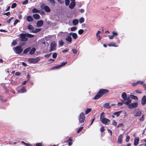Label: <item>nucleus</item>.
I'll return each mask as SVG.
<instances>
[{"instance_id": "nucleus-1", "label": "nucleus", "mask_w": 146, "mask_h": 146, "mask_svg": "<svg viewBox=\"0 0 146 146\" xmlns=\"http://www.w3.org/2000/svg\"><path fill=\"white\" fill-rule=\"evenodd\" d=\"M85 119V117L83 112L81 113L79 116L78 120L80 123H84Z\"/></svg>"}, {"instance_id": "nucleus-2", "label": "nucleus", "mask_w": 146, "mask_h": 146, "mask_svg": "<svg viewBox=\"0 0 146 146\" xmlns=\"http://www.w3.org/2000/svg\"><path fill=\"white\" fill-rule=\"evenodd\" d=\"M40 60V58L39 57H37L36 58H29L28 59V61L30 63L35 64L37 63Z\"/></svg>"}, {"instance_id": "nucleus-3", "label": "nucleus", "mask_w": 146, "mask_h": 146, "mask_svg": "<svg viewBox=\"0 0 146 146\" xmlns=\"http://www.w3.org/2000/svg\"><path fill=\"white\" fill-rule=\"evenodd\" d=\"M57 46L56 43L54 41L50 43V49L49 51L51 52L56 50V46Z\"/></svg>"}, {"instance_id": "nucleus-4", "label": "nucleus", "mask_w": 146, "mask_h": 146, "mask_svg": "<svg viewBox=\"0 0 146 146\" xmlns=\"http://www.w3.org/2000/svg\"><path fill=\"white\" fill-rule=\"evenodd\" d=\"M42 10H44L46 12H49L50 11V9L49 7L45 5L44 4H42L40 6Z\"/></svg>"}, {"instance_id": "nucleus-5", "label": "nucleus", "mask_w": 146, "mask_h": 146, "mask_svg": "<svg viewBox=\"0 0 146 146\" xmlns=\"http://www.w3.org/2000/svg\"><path fill=\"white\" fill-rule=\"evenodd\" d=\"M131 100L129 97L125 100H121V102L122 103V104L123 103L126 105L129 104L131 103Z\"/></svg>"}, {"instance_id": "nucleus-6", "label": "nucleus", "mask_w": 146, "mask_h": 146, "mask_svg": "<svg viewBox=\"0 0 146 146\" xmlns=\"http://www.w3.org/2000/svg\"><path fill=\"white\" fill-rule=\"evenodd\" d=\"M129 109H132L136 108L138 106V103L137 102L132 103L131 104H129L127 105Z\"/></svg>"}, {"instance_id": "nucleus-7", "label": "nucleus", "mask_w": 146, "mask_h": 146, "mask_svg": "<svg viewBox=\"0 0 146 146\" xmlns=\"http://www.w3.org/2000/svg\"><path fill=\"white\" fill-rule=\"evenodd\" d=\"M109 92V90L107 89H102L98 92V93L100 94L102 96L104 94L107 93Z\"/></svg>"}, {"instance_id": "nucleus-8", "label": "nucleus", "mask_w": 146, "mask_h": 146, "mask_svg": "<svg viewBox=\"0 0 146 146\" xmlns=\"http://www.w3.org/2000/svg\"><path fill=\"white\" fill-rule=\"evenodd\" d=\"M23 49L21 46H17L15 48L14 51L16 53L19 54L22 52Z\"/></svg>"}, {"instance_id": "nucleus-9", "label": "nucleus", "mask_w": 146, "mask_h": 146, "mask_svg": "<svg viewBox=\"0 0 146 146\" xmlns=\"http://www.w3.org/2000/svg\"><path fill=\"white\" fill-rule=\"evenodd\" d=\"M100 120L102 123L105 124L109 125V124L110 120L108 119L104 118L101 119Z\"/></svg>"}, {"instance_id": "nucleus-10", "label": "nucleus", "mask_w": 146, "mask_h": 146, "mask_svg": "<svg viewBox=\"0 0 146 146\" xmlns=\"http://www.w3.org/2000/svg\"><path fill=\"white\" fill-rule=\"evenodd\" d=\"M65 40L68 44H70L72 43V39L71 36L68 35L65 38Z\"/></svg>"}, {"instance_id": "nucleus-11", "label": "nucleus", "mask_w": 146, "mask_h": 146, "mask_svg": "<svg viewBox=\"0 0 146 146\" xmlns=\"http://www.w3.org/2000/svg\"><path fill=\"white\" fill-rule=\"evenodd\" d=\"M21 40L22 41H25L27 40V39L26 38V35L24 34L21 35Z\"/></svg>"}, {"instance_id": "nucleus-12", "label": "nucleus", "mask_w": 146, "mask_h": 146, "mask_svg": "<svg viewBox=\"0 0 146 146\" xmlns=\"http://www.w3.org/2000/svg\"><path fill=\"white\" fill-rule=\"evenodd\" d=\"M26 92V90L25 87L22 88L21 89L18 91L19 93H22Z\"/></svg>"}, {"instance_id": "nucleus-13", "label": "nucleus", "mask_w": 146, "mask_h": 146, "mask_svg": "<svg viewBox=\"0 0 146 146\" xmlns=\"http://www.w3.org/2000/svg\"><path fill=\"white\" fill-rule=\"evenodd\" d=\"M139 141V139L138 137H136L134 139V145L135 146H137L138 144Z\"/></svg>"}, {"instance_id": "nucleus-14", "label": "nucleus", "mask_w": 146, "mask_h": 146, "mask_svg": "<svg viewBox=\"0 0 146 146\" xmlns=\"http://www.w3.org/2000/svg\"><path fill=\"white\" fill-rule=\"evenodd\" d=\"M68 33L67 32H60L58 34V36H62L63 37L64 36L68 34Z\"/></svg>"}, {"instance_id": "nucleus-15", "label": "nucleus", "mask_w": 146, "mask_h": 146, "mask_svg": "<svg viewBox=\"0 0 146 146\" xmlns=\"http://www.w3.org/2000/svg\"><path fill=\"white\" fill-rule=\"evenodd\" d=\"M43 24V22L42 20L38 21L36 23L37 26L38 27H41Z\"/></svg>"}, {"instance_id": "nucleus-16", "label": "nucleus", "mask_w": 146, "mask_h": 146, "mask_svg": "<svg viewBox=\"0 0 146 146\" xmlns=\"http://www.w3.org/2000/svg\"><path fill=\"white\" fill-rule=\"evenodd\" d=\"M146 102V96H144L142 98L141 100V104L143 105H145Z\"/></svg>"}, {"instance_id": "nucleus-17", "label": "nucleus", "mask_w": 146, "mask_h": 146, "mask_svg": "<svg viewBox=\"0 0 146 146\" xmlns=\"http://www.w3.org/2000/svg\"><path fill=\"white\" fill-rule=\"evenodd\" d=\"M75 2H71L69 5V7L71 9H73L75 6Z\"/></svg>"}, {"instance_id": "nucleus-18", "label": "nucleus", "mask_w": 146, "mask_h": 146, "mask_svg": "<svg viewBox=\"0 0 146 146\" xmlns=\"http://www.w3.org/2000/svg\"><path fill=\"white\" fill-rule=\"evenodd\" d=\"M121 98L124 100L126 99L127 98L126 93L125 92H123L121 94Z\"/></svg>"}, {"instance_id": "nucleus-19", "label": "nucleus", "mask_w": 146, "mask_h": 146, "mask_svg": "<svg viewBox=\"0 0 146 146\" xmlns=\"http://www.w3.org/2000/svg\"><path fill=\"white\" fill-rule=\"evenodd\" d=\"M27 21L28 22H32L33 20V19L32 17L30 16H28L27 17Z\"/></svg>"}, {"instance_id": "nucleus-20", "label": "nucleus", "mask_w": 146, "mask_h": 146, "mask_svg": "<svg viewBox=\"0 0 146 146\" xmlns=\"http://www.w3.org/2000/svg\"><path fill=\"white\" fill-rule=\"evenodd\" d=\"M122 136L123 135L122 134H120L118 138L117 142L120 144L121 143V140Z\"/></svg>"}, {"instance_id": "nucleus-21", "label": "nucleus", "mask_w": 146, "mask_h": 146, "mask_svg": "<svg viewBox=\"0 0 146 146\" xmlns=\"http://www.w3.org/2000/svg\"><path fill=\"white\" fill-rule=\"evenodd\" d=\"M33 17L34 19H39L40 16L38 14H33Z\"/></svg>"}, {"instance_id": "nucleus-22", "label": "nucleus", "mask_w": 146, "mask_h": 146, "mask_svg": "<svg viewBox=\"0 0 146 146\" xmlns=\"http://www.w3.org/2000/svg\"><path fill=\"white\" fill-rule=\"evenodd\" d=\"M102 96L100 95V94L98 93V94L95 96L94 97V100H98Z\"/></svg>"}, {"instance_id": "nucleus-23", "label": "nucleus", "mask_w": 146, "mask_h": 146, "mask_svg": "<svg viewBox=\"0 0 146 146\" xmlns=\"http://www.w3.org/2000/svg\"><path fill=\"white\" fill-rule=\"evenodd\" d=\"M141 112L139 111H137L136 112V113L135 115H134L135 116H140L141 115Z\"/></svg>"}, {"instance_id": "nucleus-24", "label": "nucleus", "mask_w": 146, "mask_h": 146, "mask_svg": "<svg viewBox=\"0 0 146 146\" xmlns=\"http://www.w3.org/2000/svg\"><path fill=\"white\" fill-rule=\"evenodd\" d=\"M78 23V21L77 19H74L72 21V23L74 25H77Z\"/></svg>"}, {"instance_id": "nucleus-25", "label": "nucleus", "mask_w": 146, "mask_h": 146, "mask_svg": "<svg viewBox=\"0 0 146 146\" xmlns=\"http://www.w3.org/2000/svg\"><path fill=\"white\" fill-rule=\"evenodd\" d=\"M122 112V111H119L115 112L113 113V114L116 115L117 117L119 116L120 114Z\"/></svg>"}, {"instance_id": "nucleus-26", "label": "nucleus", "mask_w": 146, "mask_h": 146, "mask_svg": "<svg viewBox=\"0 0 146 146\" xmlns=\"http://www.w3.org/2000/svg\"><path fill=\"white\" fill-rule=\"evenodd\" d=\"M104 107L106 109H108L110 108L109 104L108 103H106L104 104Z\"/></svg>"}, {"instance_id": "nucleus-27", "label": "nucleus", "mask_w": 146, "mask_h": 146, "mask_svg": "<svg viewBox=\"0 0 146 146\" xmlns=\"http://www.w3.org/2000/svg\"><path fill=\"white\" fill-rule=\"evenodd\" d=\"M36 50V49L35 48H33L30 52V54H33L35 52Z\"/></svg>"}, {"instance_id": "nucleus-28", "label": "nucleus", "mask_w": 146, "mask_h": 146, "mask_svg": "<svg viewBox=\"0 0 146 146\" xmlns=\"http://www.w3.org/2000/svg\"><path fill=\"white\" fill-rule=\"evenodd\" d=\"M130 97L131 98L135 100H137L138 99L137 96L133 95H130Z\"/></svg>"}, {"instance_id": "nucleus-29", "label": "nucleus", "mask_w": 146, "mask_h": 146, "mask_svg": "<svg viewBox=\"0 0 146 146\" xmlns=\"http://www.w3.org/2000/svg\"><path fill=\"white\" fill-rule=\"evenodd\" d=\"M30 49L31 48L30 47L24 50L23 53H26L28 52L30 50Z\"/></svg>"}, {"instance_id": "nucleus-30", "label": "nucleus", "mask_w": 146, "mask_h": 146, "mask_svg": "<svg viewBox=\"0 0 146 146\" xmlns=\"http://www.w3.org/2000/svg\"><path fill=\"white\" fill-rule=\"evenodd\" d=\"M40 30V29H35L33 31V32L34 33H37L39 32Z\"/></svg>"}, {"instance_id": "nucleus-31", "label": "nucleus", "mask_w": 146, "mask_h": 146, "mask_svg": "<svg viewBox=\"0 0 146 146\" xmlns=\"http://www.w3.org/2000/svg\"><path fill=\"white\" fill-rule=\"evenodd\" d=\"M72 38L74 39H76L78 37L77 34L76 33H74L72 36Z\"/></svg>"}, {"instance_id": "nucleus-32", "label": "nucleus", "mask_w": 146, "mask_h": 146, "mask_svg": "<svg viewBox=\"0 0 146 146\" xmlns=\"http://www.w3.org/2000/svg\"><path fill=\"white\" fill-rule=\"evenodd\" d=\"M32 12L34 13H39L40 11L36 9L33 8L32 10Z\"/></svg>"}, {"instance_id": "nucleus-33", "label": "nucleus", "mask_w": 146, "mask_h": 146, "mask_svg": "<svg viewBox=\"0 0 146 146\" xmlns=\"http://www.w3.org/2000/svg\"><path fill=\"white\" fill-rule=\"evenodd\" d=\"M92 110L90 108H87L85 111V113L86 114H88V113L91 111Z\"/></svg>"}, {"instance_id": "nucleus-34", "label": "nucleus", "mask_w": 146, "mask_h": 146, "mask_svg": "<svg viewBox=\"0 0 146 146\" xmlns=\"http://www.w3.org/2000/svg\"><path fill=\"white\" fill-rule=\"evenodd\" d=\"M58 42L59 44L60 45V46H62L64 44V42L62 40H60Z\"/></svg>"}, {"instance_id": "nucleus-35", "label": "nucleus", "mask_w": 146, "mask_h": 146, "mask_svg": "<svg viewBox=\"0 0 146 146\" xmlns=\"http://www.w3.org/2000/svg\"><path fill=\"white\" fill-rule=\"evenodd\" d=\"M60 67H60V65H56L54 66L51 69L53 70V69H58V68H60Z\"/></svg>"}, {"instance_id": "nucleus-36", "label": "nucleus", "mask_w": 146, "mask_h": 146, "mask_svg": "<svg viewBox=\"0 0 146 146\" xmlns=\"http://www.w3.org/2000/svg\"><path fill=\"white\" fill-rule=\"evenodd\" d=\"M27 28L29 30H32L33 29V27L31 25H29L27 27Z\"/></svg>"}, {"instance_id": "nucleus-37", "label": "nucleus", "mask_w": 146, "mask_h": 146, "mask_svg": "<svg viewBox=\"0 0 146 146\" xmlns=\"http://www.w3.org/2000/svg\"><path fill=\"white\" fill-rule=\"evenodd\" d=\"M79 22L80 23H83L84 21V19L83 17H81L79 19Z\"/></svg>"}, {"instance_id": "nucleus-38", "label": "nucleus", "mask_w": 146, "mask_h": 146, "mask_svg": "<svg viewBox=\"0 0 146 146\" xmlns=\"http://www.w3.org/2000/svg\"><path fill=\"white\" fill-rule=\"evenodd\" d=\"M112 33L113 35H114V37L115 36H117L118 35V33L117 32L114 31H113Z\"/></svg>"}, {"instance_id": "nucleus-39", "label": "nucleus", "mask_w": 146, "mask_h": 146, "mask_svg": "<svg viewBox=\"0 0 146 146\" xmlns=\"http://www.w3.org/2000/svg\"><path fill=\"white\" fill-rule=\"evenodd\" d=\"M84 30L83 29H80L78 31V33L80 35H81L84 32Z\"/></svg>"}, {"instance_id": "nucleus-40", "label": "nucleus", "mask_w": 146, "mask_h": 146, "mask_svg": "<svg viewBox=\"0 0 146 146\" xmlns=\"http://www.w3.org/2000/svg\"><path fill=\"white\" fill-rule=\"evenodd\" d=\"M77 29V27H73L71 28V31H75Z\"/></svg>"}, {"instance_id": "nucleus-41", "label": "nucleus", "mask_w": 146, "mask_h": 146, "mask_svg": "<svg viewBox=\"0 0 146 146\" xmlns=\"http://www.w3.org/2000/svg\"><path fill=\"white\" fill-rule=\"evenodd\" d=\"M27 36L28 37L32 38L34 36V35L30 34H27Z\"/></svg>"}, {"instance_id": "nucleus-42", "label": "nucleus", "mask_w": 146, "mask_h": 146, "mask_svg": "<svg viewBox=\"0 0 146 146\" xmlns=\"http://www.w3.org/2000/svg\"><path fill=\"white\" fill-rule=\"evenodd\" d=\"M17 6V4L15 3H13L11 6V8H14L15 7Z\"/></svg>"}, {"instance_id": "nucleus-43", "label": "nucleus", "mask_w": 146, "mask_h": 146, "mask_svg": "<svg viewBox=\"0 0 146 146\" xmlns=\"http://www.w3.org/2000/svg\"><path fill=\"white\" fill-rule=\"evenodd\" d=\"M69 0H65V5L67 6L69 4Z\"/></svg>"}, {"instance_id": "nucleus-44", "label": "nucleus", "mask_w": 146, "mask_h": 146, "mask_svg": "<svg viewBox=\"0 0 146 146\" xmlns=\"http://www.w3.org/2000/svg\"><path fill=\"white\" fill-rule=\"evenodd\" d=\"M72 51L73 52L74 54H76L77 52V50L76 49H72Z\"/></svg>"}, {"instance_id": "nucleus-45", "label": "nucleus", "mask_w": 146, "mask_h": 146, "mask_svg": "<svg viewBox=\"0 0 146 146\" xmlns=\"http://www.w3.org/2000/svg\"><path fill=\"white\" fill-rule=\"evenodd\" d=\"M104 113L103 112L101 114L100 116V119H103L104 118Z\"/></svg>"}, {"instance_id": "nucleus-46", "label": "nucleus", "mask_w": 146, "mask_h": 146, "mask_svg": "<svg viewBox=\"0 0 146 146\" xmlns=\"http://www.w3.org/2000/svg\"><path fill=\"white\" fill-rule=\"evenodd\" d=\"M57 54L56 53H54L53 54L52 57L54 58H56L57 56Z\"/></svg>"}, {"instance_id": "nucleus-47", "label": "nucleus", "mask_w": 146, "mask_h": 146, "mask_svg": "<svg viewBox=\"0 0 146 146\" xmlns=\"http://www.w3.org/2000/svg\"><path fill=\"white\" fill-rule=\"evenodd\" d=\"M112 124L114 125L115 126H116L117 125V122L115 120H113L112 121Z\"/></svg>"}, {"instance_id": "nucleus-48", "label": "nucleus", "mask_w": 146, "mask_h": 146, "mask_svg": "<svg viewBox=\"0 0 146 146\" xmlns=\"http://www.w3.org/2000/svg\"><path fill=\"white\" fill-rule=\"evenodd\" d=\"M138 84H144L145 82L144 81H137Z\"/></svg>"}, {"instance_id": "nucleus-49", "label": "nucleus", "mask_w": 146, "mask_h": 146, "mask_svg": "<svg viewBox=\"0 0 146 146\" xmlns=\"http://www.w3.org/2000/svg\"><path fill=\"white\" fill-rule=\"evenodd\" d=\"M67 63V62H64L62 63L60 65V67H62L63 66H64Z\"/></svg>"}, {"instance_id": "nucleus-50", "label": "nucleus", "mask_w": 146, "mask_h": 146, "mask_svg": "<svg viewBox=\"0 0 146 146\" xmlns=\"http://www.w3.org/2000/svg\"><path fill=\"white\" fill-rule=\"evenodd\" d=\"M130 137L129 136L127 135L126 137V142H128L129 141Z\"/></svg>"}, {"instance_id": "nucleus-51", "label": "nucleus", "mask_w": 146, "mask_h": 146, "mask_svg": "<svg viewBox=\"0 0 146 146\" xmlns=\"http://www.w3.org/2000/svg\"><path fill=\"white\" fill-rule=\"evenodd\" d=\"M50 2L53 5H54L55 3V1L54 0H50Z\"/></svg>"}, {"instance_id": "nucleus-52", "label": "nucleus", "mask_w": 146, "mask_h": 146, "mask_svg": "<svg viewBox=\"0 0 146 146\" xmlns=\"http://www.w3.org/2000/svg\"><path fill=\"white\" fill-rule=\"evenodd\" d=\"M51 55V54H46L44 55V56L47 58H48L49 57H50V56Z\"/></svg>"}, {"instance_id": "nucleus-53", "label": "nucleus", "mask_w": 146, "mask_h": 146, "mask_svg": "<svg viewBox=\"0 0 146 146\" xmlns=\"http://www.w3.org/2000/svg\"><path fill=\"white\" fill-rule=\"evenodd\" d=\"M108 37L110 39H111L114 38V35H109L108 36Z\"/></svg>"}, {"instance_id": "nucleus-54", "label": "nucleus", "mask_w": 146, "mask_h": 146, "mask_svg": "<svg viewBox=\"0 0 146 146\" xmlns=\"http://www.w3.org/2000/svg\"><path fill=\"white\" fill-rule=\"evenodd\" d=\"M13 18V17H12L10 19H9L7 21V22L8 23H9L11 21V20Z\"/></svg>"}, {"instance_id": "nucleus-55", "label": "nucleus", "mask_w": 146, "mask_h": 146, "mask_svg": "<svg viewBox=\"0 0 146 146\" xmlns=\"http://www.w3.org/2000/svg\"><path fill=\"white\" fill-rule=\"evenodd\" d=\"M83 127H80L78 129V130L77 131V133H79L80 131H82V130L83 129Z\"/></svg>"}, {"instance_id": "nucleus-56", "label": "nucleus", "mask_w": 146, "mask_h": 146, "mask_svg": "<svg viewBox=\"0 0 146 146\" xmlns=\"http://www.w3.org/2000/svg\"><path fill=\"white\" fill-rule=\"evenodd\" d=\"M48 61L50 62V63H51L54 61V60L52 59H49Z\"/></svg>"}, {"instance_id": "nucleus-57", "label": "nucleus", "mask_w": 146, "mask_h": 146, "mask_svg": "<svg viewBox=\"0 0 146 146\" xmlns=\"http://www.w3.org/2000/svg\"><path fill=\"white\" fill-rule=\"evenodd\" d=\"M100 131H101V132H102V133L105 130L104 129V127H101V128H100Z\"/></svg>"}, {"instance_id": "nucleus-58", "label": "nucleus", "mask_w": 146, "mask_h": 146, "mask_svg": "<svg viewBox=\"0 0 146 146\" xmlns=\"http://www.w3.org/2000/svg\"><path fill=\"white\" fill-rule=\"evenodd\" d=\"M19 20L18 19L16 20L14 23V25H15L18 22H19Z\"/></svg>"}, {"instance_id": "nucleus-59", "label": "nucleus", "mask_w": 146, "mask_h": 146, "mask_svg": "<svg viewBox=\"0 0 146 146\" xmlns=\"http://www.w3.org/2000/svg\"><path fill=\"white\" fill-rule=\"evenodd\" d=\"M36 146H42V144L40 143H36Z\"/></svg>"}, {"instance_id": "nucleus-60", "label": "nucleus", "mask_w": 146, "mask_h": 146, "mask_svg": "<svg viewBox=\"0 0 146 146\" xmlns=\"http://www.w3.org/2000/svg\"><path fill=\"white\" fill-rule=\"evenodd\" d=\"M28 2V0H26L25 1H24L23 2L22 4H23L25 5V4H26Z\"/></svg>"}, {"instance_id": "nucleus-61", "label": "nucleus", "mask_w": 146, "mask_h": 146, "mask_svg": "<svg viewBox=\"0 0 146 146\" xmlns=\"http://www.w3.org/2000/svg\"><path fill=\"white\" fill-rule=\"evenodd\" d=\"M12 44L13 45H15L17 44V42L15 40H13L12 42Z\"/></svg>"}, {"instance_id": "nucleus-62", "label": "nucleus", "mask_w": 146, "mask_h": 146, "mask_svg": "<svg viewBox=\"0 0 146 146\" xmlns=\"http://www.w3.org/2000/svg\"><path fill=\"white\" fill-rule=\"evenodd\" d=\"M100 33V31H98L97 33H96V36L97 37H100V35H98Z\"/></svg>"}, {"instance_id": "nucleus-63", "label": "nucleus", "mask_w": 146, "mask_h": 146, "mask_svg": "<svg viewBox=\"0 0 146 146\" xmlns=\"http://www.w3.org/2000/svg\"><path fill=\"white\" fill-rule=\"evenodd\" d=\"M0 100L2 102H6V100H4L3 98L2 97H1L0 98Z\"/></svg>"}, {"instance_id": "nucleus-64", "label": "nucleus", "mask_w": 146, "mask_h": 146, "mask_svg": "<svg viewBox=\"0 0 146 146\" xmlns=\"http://www.w3.org/2000/svg\"><path fill=\"white\" fill-rule=\"evenodd\" d=\"M144 120V115H142L141 118L140 119V120L141 121H143Z\"/></svg>"}]
</instances>
